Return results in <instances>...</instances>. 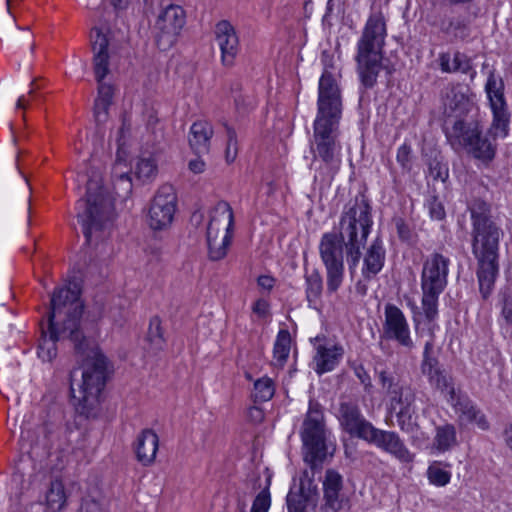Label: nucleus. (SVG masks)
Instances as JSON below:
<instances>
[{
	"label": "nucleus",
	"mask_w": 512,
	"mask_h": 512,
	"mask_svg": "<svg viewBox=\"0 0 512 512\" xmlns=\"http://www.w3.org/2000/svg\"><path fill=\"white\" fill-rule=\"evenodd\" d=\"M372 223L369 204L363 199L356 200L341 216L339 236L336 233H325L321 238L319 251L324 266L344 263L343 243L350 270H354L360 260V250L366 243Z\"/></svg>",
	"instance_id": "1"
},
{
	"label": "nucleus",
	"mask_w": 512,
	"mask_h": 512,
	"mask_svg": "<svg viewBox=\"0 0 512 512\" xmlns=\"http://www.w3.org/2000/svg\"><path fill=\"white\" fill-rule=\"evenodd\" d=\"M83 312V303L79 291L70 288H58L51 296L47 330L42 327L38 345V356L44 362H51L57 355V341L70 338L77 349L82 348V333L79 320Z\"/></svg>",
	"instance_id": "2"
},
{
	"label": "nucleus",
	"mask_w": 512,
	"mask_h": 512,
	"mask_svg": "<svg viewBox=\"0 0 512 512\" xmlns=\"http://www.w3.org/2000/svg\"><path fill=\"white\" fill-rule=\"evenodd\" d=\"M444 103V131L453 147H464L475 158L489 162L495 156L496 146L481 138L478 109L470 98H446Z\"/></svg>",
	"instance_id": "3"
},
{
	"label": "nucleus",
	"mask_w": 512,
	"mask_h": 512,
	"mask_svg": "<svg viewBox=\"0 0 512 512\" xmlns=\"http://www.w3.org/2000/svg\"><path fill=\"white\" fill-rule=\"evenodd\" d=\"M472 252L477 259V278L483 298L493 289L498 275V248L501 231L485 214L472 211Z\"/></svg>",
	"instance_id": "4"
},
{
	"label": "nucleus",
	"mask_w": 512,
	"mask_h": 512,
	"mask_svg": "<svg viewBox=\"0 0 512 512\" xmlns=\"http://www.w3.org/2000/svg\"><path fill=\"white\" fill-rule=\"evenodd\" d=\"M387 22L382 11L368 16L357 41L355 61L363 86L373 87L382 68Z\"/></svg>",
	"instance_id": "5"
},
{
	"label": "nucleus",
	"mask_w": 512,
	"mask_h": 512,
	"mask_svg": "<svg viewBox=\"0 0 512 512\" xmlns=\"http://www.w3.org/2000/svg\"><path fill=\"white\" fill-rule=\"evenodd\" d=\"M77 217L88 244H97L109 235L112 203L102 191V180L93 175L88 183L86 197L77 203Z\"/></svg>",
	"instance_id": "6"
},
{
	"label": "nucleus",
	"mask_w": 512,
	"mask_h": 512,
	"mask_svg": "<svg viewBox=\"0 0 512 512\" xmlns=\"http://www.w3.org/2000/svg\"><path fill=\"white\" fill-rule=\"evenodd\" d=\"M107 359L97 348L88 354L77 388L71 386L76 411L86 418H97L101 413V391L107 376Z\"/></svg>",
	"instance_id": "7"
},
{
	"label": "nucleus",
	"mask_w": 512,
	"mask_h": 512,
	"mask_svg": "<svg viewBox=\"0 0 512 512\" xmlns=\"http://www.w3.org/2000/svg\"><path fill=\"white\" fill-rule=\"evenodd\" d=\"M341 115V98L318 99V112L313 123L314 152L325 163L332 162L341 149L337 142Z\"/></svg>",
	"instance_id": "8"
},
{
	"label": "nucleus",
	"mask_w": 512,
	"mask_h": 512,
	"mask_svg": "<svg viewBox=\"0 0 512 512\" xmlns=\"http://www.w3.org/2000/svg\"><path fill=\"white\" fill-rule=\"evenodd\" d=\"M234 213L225 201L218 202L208 214L206 240L209 258L213 261L223 259L229 250L233 238Z\"/></svg>",
	"instance_id": "9"
},
{
	"label": "nucleus",
	"mask_w": 512,
	"mask_h": 512,
	"mask_svg": "<svg viewBox=\"0 0 512 512\" xmlns=\"http://www.w3.org/2000/svg\"><path fill=\"white\" fill-rule=\"evenodd\" d=\"M327 436L323 412L318 404L311 403L300 431L305 462L315 466L324 461L328 454Z\"/></svg>",
	"instance_id": "10"
},
{
	"label": "nucleus",
	"mask_w": 512,
	"mask_h": 512,
	"mask_svg": "<svg viewBox=\"0 0 512 512\" xmlns=\"http://www.w3.org/2000/svg\"><path fill=\"white\" fill-rule=\"evenodd\" d=\"M383 387L387 389L388 408L396 416L397 424L404 432L411 433L417 427L415 391L408 385L393 382L382 376Z\"/></svg>",
	"instance_id": "11"
},
{
	"label": "nucleus",
	"mask_w": 512,
	"mask_h": 512,
	"mask_svg": "<svg viewBox=\"0 0 512 512\" xmlns=\"http://www.w3.org/2000/svg\"><path fill=\"white\" fill-rule=\"evenodd\" d=\"M110 31L106 27H93L90 32V43L93 53L92 64L95 79L98 83V96H113L117 88L107 79L111 72Z\"/></svg>",
	"instance_id": "12"
},
{
	"label": "nucleus",
	"mask_w": 512,
	"mask_h": 512,
	"mask_svg": "<svg viewBox=\"0 0 512 512\" xmlns=\"http://www.w3.org/2000/svg\"><path fill=\"white\" fill-rule=\"evenodd\" d=\"M177 211V194L172 185L164 184L155 193L149 205L146 223L153 231L167 230Z\"/></svg>",
	"instance_id": "13"
},
{
	"label": "nucleus",
	"mask_w": 512,
	"mask_h": 512,
	"mask_svg": "<svg viewBox=\"0 0 512 512\" xmlns=\"http://www.w3.org/2000/svg\"><path fill=\"white\" fill-rule=\"evenodd\" d=\"M186 20V14L179 5H168L161 10L154 24L155 41L159 49L167 50L176 41Z\"/></svg>",
	"instance_id": "14"
},
{
	"label": "nucleus",
	"mask_w": 512,
	"mask_h": 512,
	"mask_svg": "<svg viewBox=\"0 0 512 512\" xmlns=\"http://www.w3.org/2000/svg\"><path fill=\"white\" fill-rule=\"evenodd\" d=\"M382 337L395 342L406 351L415 347L408 320L403 311L394 304L385 305Z\"/></svg>",
	"instance_id": "15"
},
{
	"label": "nucleus",
	"mask_w": 512,
	"mask_h": 512,
	"mask_svg": "<svg viewBox=\"0 0 512 512\" xmlns=\"http://www.w3.org/2000/svg\"><path fill=\"white\" fill-rule=\"evenodd\" d=\"M135 140V130L130 119L124 117L122 124L117 131L116 142L118 145L116 161L113 166V177L126 185V190L130 191L132 184L129 176L130 166L128 163L127 148L132 145Z\"/></svg>",
	"instance_id": "16"
},
{
	"label": "nucleus",
	"mask_w": 512,
	"mask_h": 512,
	"mask_svg": "<svg viewBox=\"0 0 512 512\" xmlns=\"http://www.w3.org/2000/svg\"><path fill=\"white\" fill-rule=\"evenodd\" d=\"M324 512H339L349 504V498L344 492L343 476L334 469H327L322 480Z\"/></svg>",
	"instance_id": "17"
},
{
	"label": "nucleus",
	"mask_w": 512,
	"mask_h": 512,
	"mask_svg": "<svg viewBox=\"0 0 512 512\" xmlns=\"http://www.w3.org/2000/svg\"><path fill=\"white\" fill-rule=\"evenodd\" d=\"M450 259L433 253L425 260L421 274V288L429 291H443L447 285Z\"/></svg>",
	"instance_id": "18"
},
{
	"label": "nucleus",
	"mask_w": 512,
	"mask_h": 512,
	"mask_svg": "<svg viewBox=\"0 0 512 512\" xmlns=\"http://www.w3.org/2000/svg\"><path fill=\"white\" fill-rule=\"evenodd\" d=\"M366 442L389 453L400 462L410 463L414 460V454L409 451L399 435L394 431L381 430L374 427Z\"/></svg>",
	"instance_id": "19"
},
{
	"label": "nucleus",
	"mask_w": 512,
	"mask_h": 512,
	"mask_svg": "<svg viewBox=\"0 0 512 512\" xmlns=\"http://www.w3.org/2000/svg\"><path fill=\"white\" fill-rule=\"evenodd\" d=\"M338 420L342 429L352 437L367 440L373 424L365 419L359 408L351 403H341L338 410Z\"/></svg>",
	"instance_id": "20"
},
{
	"label": "nucleus",
	"mask_w": 512,
	"mask_h": 512,
	"mask_svg": "<svg viewBox=\"0 0 512 512\" xmlns=\"http://www.w3.org/2000/svg\"><path fill=\"white\" fill-rule=\"evenodd\" d=\"M214 35L222 64L232 66L239 52V37L234 26L227 20H221L215 25Z\"/></svg>",
	"instance_id": "21"
},
{
	"label": "nucleus",
	"mask_w": 512,
	"mask_h": 512,
	"mask_svg": "<svg viewBox=\"0 0 512 512\" xmlns=\"http://www.w3.org/2000/svg\"><path fill=\"white\" fill-rule=\"evenodd\" d=\"M458 445V434L455 425L445 422L435 426L433 439L428 449L431 455H441L452 451Z\"/></svg>",
	"instance_id": "22"
},
{
	"label": "nucleus",
	"mask_w": 512,
	"mask_h": 512,
	"mask_svg": "<svg viewBox=\"0 0 512 512\" xmlns=\"http://www.w3.org/2000/svg\"><path fill=\"white\" fill-rule=\"evenodd\" d=\"M450 402L461 425L466 426L473 424L481 430H487L489 428V423L484 413L478 409L472 401L467 398L455 397L454 400Z\"/></svg>",
	"instance_id": "23"
},
{
	"label": "nucleus",
	"mask_w": 512,
	"mask_h": 512,
	"mask_svg": "<svg viewBox=\"0 0 512 512\" xmlns=\"http://www.w3.org/2000/svg\"><path fill=\"white\" fill-rule=\"evenodd\" d=\"M159 449V437L152 429L142 430L135 439L134 452L136 459L143 466H150L155 462Z\"/></svg>",
	"instance_id": "24"
},
{
	"label": "nucleus",
	"mask_w": 512,
	"mask_h": 512,
	"mask_svg": "<svg viewBox=\"0 0 512 512\" xmlns=\"http://www.w3.org/2000/svg\"><path fill=\"white\" fill-rule=\"evenodd\" d=\"M493 113V121L488 130V135L497 140L505 138L509 133L510 113L505 98H489Z\"/></svg>",
	"instance_id": "25"
},
{
	"label": "nucleus",
	"mask_w": 512,
	"mask_h": 512,
	"mask_svg": "<svg viewBox=\"0 0 512 512\" xmlns=\"http://www.w3.org/2000/svg\"><path fill=\"white\" fill-rule=\"evenodd\" d=\"M69 492L61 478L50 481L44 494V512H63L68 506Z\"/></svg>",
	"instance_id": "26"
},
{
	"label": "nucleus",
	"mask_w": 512,
	"mask_h": 512,
	"mask_svg": "<svg viewBox=\"0 0 512 512\" xmlns=\"http://www.w3.org/2000/svg\"><path fill=\"white\" fill-rule=\"evenodd\" d=\"M439 65L441 71L445 73H461L468 75L470 79H473L476 75L471 59L466 54L459 51H456L453 54H440Z\"/></svg>",
	"instance_id": "27"
},
{
	"label": "nucleus",
	"mask_w": 512,
	"mask_h": 512,
	"mask_svg": "<svg viewBox=\"0 0 512 512\" xmlns=\"http://www.w3.org/2000/svg\"><path fill=\"white\" fill-rule=\"evenodd\" d=\"M385 249L383 243L378 238L368 247L362 267V275L365 279H371L376 276L383 268L385 263Z\"/></svg>",
	"instance_id": "28"
},
{
	"label": "nucleus",
	"mask_w": 512,
	"mask_h": 512,
	"mask_svg": "<svg viewBox=\"0 0 512 512\" xmlns=\"http://www.w3.org/2000/svg\"><path fill=\"white\" fill-rule=\"evenodd\" d=\"M421 369L423 374L428 377L432 386L443 393L445 392L450 394L449 401L454 400L456 394L453 386L450 383V379L444 373V371L440 369L435 358H427L426 360H423Z\"/></svg>",
	"instance_id": "29"
},
{
	"label": "nucleus",
	"mask_w": 512,
	"mask_h": 512,
	"mask_svg": "<svg viewBox=\"0 0 512 512\" xmlns=\"http://www.w3.org/2000/svg\"><path fill=\"white\" fill-rule=\"evenodd\" d=\"M343 356V348L338 345L319 346L314 357L315 371L323 374L332 371Z\"/></svg>",
	"instance_id": "30"
},
{
	"label": "nucleus",
	"mask_w": 512,
	"mask_h": 512,
	"mask_svg": "<svg viewBox=\"0 0 512 512\" xmlns=\"http://www.w3.org/2000/svg\"><path fill=\"white\" fill-rule=\"evenodd\" d=\"M213 128L207 121L199 120L192 124L189 132V145L196 153L207 152Z\"/></svg>",
	"instance_id": "31"
},
{
	"label": "nucleus",
	"mask_w": 512,
	"mask_h": 512,
	"mask_svg": "<svg viewBox=\"0 0 512 512\" xmlns=\"http://www.w3.org/2000/svg\"><path fill=\"white\" fill-rule=\"evenodd\" d=\"M291 350V336L287 330H280L273 348V365L283 367Z\"/></svg>",
	"instance_id": "32"
},
{
	"label": "nucleus",
	"mask_w": 512,
	"mask_h": 512,
	"mask_svg": "<svg viewBox=\"0 0 512 512\" xmlns=\"http://www.w3.org/2000/svg\"><path fill=\"white\" fill-rule=\"evenodd\" d=\"M498 307L500 308L498 322L501 329L505 333H512V292L510 289L502 290L499 293Z\"/></svg>",
	"instance_id": "33"
},
{
	"label": "nucleus",
	"mask_w": 512,
	"mask_h": 512,
	"mask_svg": "<svg viewBox=\"0 0 512 512\" xmlns=\"http://www.w3.org/2000/svg\"><path fill=\"white\" fill-rule=\"evenodd\" d=\"M158 165L153 154L140 156L134 166V175L142 182L150 181L156 177Z\"/></svg>",
	"instance_id": "34"
},
{
	"label": "nucleus",
	"mask_w": 512,
	"mask_h": 512,
	"mask_svg": "<svg viewBox=\"0 0 512 512\" xmlns=\"http://www.w3.org/2000/svg\"><path fill=\"white\" fill-rule=\"evenodd\" d=\"M450 464L440 461H433L429 464L426 475L429 483L436 487H444L451 481L452 474L449 471Z\"/></svg>",
	"instance_id": "35"
},
{
	"label": "nucleus",
	"mask_w": 512,
	"mask_h": 512,
	"mask_svg": "<svg viewBox=\"0 0 512 512\" xmlns=\"http://www.w3.org/2000/svg\"><path fill=\"white\" fill-rule=\"evenodd\" d=\"M340 93L338 75L325 68L319 80V96H340Z\"/></svg>",
	"instance_id": "36"
},
{
	"label": "nucleus",
	"mask_w": 512,
	"mask_h": 512,
	"mask_svg": "<svg viewBox=\"0 0 512 512\" xmlns=\"http://www.w3.org/2000/svg\"><path fill=\"white\" fill-rule=\"evenodd\" d=\"M323 282L318 272H312L306 277V298L310 306L315 307L320 301Z\"/></svg>",
	"instance_id": "37"
},
{
	"label": "nucleus",
	"mask_w": 512,
	"mask_h": 512,
	"mask_svg": "<svg viewBox=\"0 0 512 512\" xmlns=\"http://www.w3.org/2000/svg\"><path fill=\"white\" fill-rule=\"evenodd\" d=\"M275 393V383L268 376H263L254 382L253 397L255 401L266 402Z\"/></svg>",
	"instance_id": "38"
},
{
	"label": "nucleus",
	"mask_w": 512,
	"mask_h": 512,
	"mask_svg": "<svg viewBox=\"0 0 512 512\" xmlns=\"http://www.w3.org/2000/svg\"><path fill=\"white\" fill-rule=\"evenodd\" d=\"M422 291L423 312L429 321H433L438 315V298L443 291H429L427 289H422Z\"/></svg>",
	"instance_id": "39"
},
{
	"label": "nucleus",
	"mask_w": 512,
	"mask_h": 512,
	"mask_svg": "<svg viewBox=\"0 0 512 512\" xmlns=\"http://www.w3.org/2000/svg\"><path fill=\"white\" fill-rule=\"evenodd\" d=\"M442 30L456 39L464 40L469 36L468 26L459 18H450L442 24Z\"/></svg>",
	"instance_id": "40"
},
{
	"label": "nucleus",
	"mask_w": 512,
	"mask_h": 512,
	"mask_svg": "<svg viewBox=\"0 0 512 512\" xmlns=\"http://www.w3.org/2000/svg\"><path fill=\"white\" fill-rule=\"evenodd\" d=\"M327 271V290L335 292L341 286L344 275V263L325 265Z\"/></svg>",
	"instance_id": "41"
},
{
	"label": "nucleus",
	"mask_w": 512,
	"mask_h": 512,
	"mask_svg": "<svg viewBox=\"0 0 512 512\" xmlns=\"http://www.w3.org/2000/svg\"><path fill=\"white\" fill-rule=\"evenodd\" d=\"M225 133H226V148L224 151L225 160L228 164L235 161L238 154V142L237 135L235 130L225 125Z\"/></svg>",
	"instance_id": "42"
},
{
	"label": "nucleus",
	"mask_w": 512,
	"mask_h": 512,
	"mask_svg": "<svg viewBox=\"0 0 512 512\" xmlns=\"http://www.w3.org/2000/svg\"><path fill=\"white\" fill-rule=\"evenodd\" d=\"M310 501L297 490H291L287 495L288 512H305L307 502Z\"/></svg>",
	"instance_id": "43"
},
{
	"label": "nucleus",
	"mask_w": 512,
	"mask_h": 512,
	"mask_svg": "<svg viewBox=\"0 0 512 512\" xmlns=\"http://www.w3.org/2000/svg\"><path fill=\"white\" fill-rule=\"evenodd\" d=\"M148 339L155 349H162L164 338L159 319L155 318L150 322Z\"/></svg>",
	"instance_id": "44"
},
{
	"label": "nucleus",
	"mask_w": 512,
	"mask_h": 512,
	"mask_svg": "<svg viewBox=\"0 0 512 512\" xmlns=\"http://www.w3.org/2000/svg\"><path fill=\"white\" fill-rule=\"evenodd\" d=\"M112 98H96L94 104V115L97 122H105L112 107Z\"/></svg>",
	"instance_id": "45"
},
{
	"label": "nucleus",
	"mask_w": 512,
	"mask_h": 512,
	"mask_svg": "<svg viewBox=\"0 0 512 512\" xmlns=\"http://www.w3.org/2000/svg\"><path fill=\"white\" fill-rule=\"evenodd\" d=\"M297 491L310 500L317 495V485L314 483L313 478L310 477L307 472H304L303 476L300 478Z\"/></svg>",
	"instance_id": "46"
},
{
	"label": "nucleus",
	"mask_w": 512,
	"mask_h": 512,
	"mask_svg": "<svg viewBox=\"0 0 512 512\" xmlns=\"http://www.w3.org/2000/svg\"><path fill=\"white\" fill-rule=\"evenodd\" d=\"M271 506V496L268 489L262 490L254 499L251 512H268Z\"/></svg>",
	"instance_id": "47"
},
{
	"label": "nucleus",
	"mask_w": 512,
	"mask_h": 512,
	"mask_svg": "<svg viewBox=\"0 0 512 512\" xmlns=\"http://www.w3.org/2000/svg\"><path fill=\"white\" fill-rule=\"evenodd\" d=\"M129 312L121 304L113 305L109 309V318L114 325L122 327L128 320Z\"/></svg>",
	"instance_id": "48"
},
{
	"label": "nucleus",
	"mask_w": 512,
	"mask_h": 512,
	"mask_svg": "<svg viewBox=\"0 0 512 512\" xmlns=\"http://www.w3.org/2000/svg\"><path fill=\"white\" fill-rule=\"evenodd\" d=\"M487 96H503V81L500 77H496L494 73H490L486 86Z\"/></svg>",
	"instance_id": "49"
},
{
	"label": "nucleus",
	"mask_w": 512,
	"mask_h": 512,
	"mask_svg": "<svg viewBox=\"0 0 512 512\" xmlns=\"http://www.w3.org/2000/svg\"><path fill=\"white\" fill-rule=\"evenodd\" d=\"M429 174L434 180L444 182L448 177V168L440 162H433L429 166Z\"/></svg>",
	"instance_id": "50"
},
{
	"label": "nucleus",
	"mask_w": 512,
	"mask_h": 512,
	"mask_svg": "<svg viewBox=\"0 0 512 512\" xmlns=\"http://www.w3.org/2000/svg\"><path fill=\"white\" fill-rule=\"evenodd\" d=\"M396 159L402 168L409 169L411 161V147L406 143L402 144L397 150Z\"/></svg>",
	"instance_id": "51"
},
{
	"label": "nucleus",
	"mask_w": 512,
	"mask_h": 512,
	"mask_svg": "<svg viewBox=\"0 0 512 512\" xmlns=\"http://www.w3.org/2000/svg\"><path fill=\"white\" fill-rule=\"evenodd\" d=\"M252 311L260 318H266L270 314V306L267 300L258 299L252 306Z\"/></svg>",
	"instance_id": "52"
},
{
	"label": "nucleus",
	"mask_w": 512,
	"mask_h": 512,
	"mask_svg": "<svg viewBox=\"0 0 512 512\" xmlns=\"http://www.w3.org/2000/svg\"><path fill=\"white\" fill-rule=\"evenodd\" d=\"M79 512H104L99 502L95 500H84Z\"/></svg>",
	"instance_id": "53"
},
{
	"label": "nucleus",
	"mask_w": 512,
	"mask_h": 512,
	"mask_svg": "<svg viewBox=\"0 0 512 512\" xmlns=\"http://www.w3.org/2000/svg\"><path fill=\"white\" fill-rule=\"evenodd\" d=\"M188 168L194 174H200L205 171L206 163L202 158L196 157L188 162Z\"/></svg>",
	"instance_id": "54"
},
{
	"label": "nucleus",
	"mask_w": 512,
	"mask_h": 512,
	"mask_svg": "<svg viewBox=\"0 0 512 512\" xmlns=\"http://www.w3.org/2000/svg\"><path fill=\"white\" fill-rule=\"evenodd\" d=\"M429 209H430V214H431L432 218L437 219V220H441L444 218L445 211H444V208L441 203H439L437 201H433L430 204Z\"/></svg>",
	"instance_id": "55"
},
{
	"label": "nucleus",
	"mask_w": 512,
	"mask_h": 512,
	"mask_svg": "<svg viewBox=\"0 0 512 512\" xmlns=\"http://www.w3.org/2000/svg\"><path fill=\"white\" fill-rule=\"evenodd\" d=\"M257 283L262 289L270 291L274 286L275 280L269 275H262L258 277Z\"/></svg>",
	"instance_id": "56"
},
{
	"label": "nucleus",
	"mask_w": 512,
	"mask_h": 512,
	"mask_svg": "<svg viewBox=\"0 0 512 512\" xmlns=\"http://www.w3.org/2000/svg\"><path fill=\"white\" fill-rule=\"evenodd\" d=\"M12 0H6L7 22L10 27H17L15 17L11 13Z\"/></svg>",
	"instance_id": "57"
},
{
	"label": "nucleus",
	"mask_w": 512,
	"mask_h": 512,
	"mask_svg": "<svg viewBox=\"0 0 512 512\" xmlns=\"http://www.w3.org/2000/svg\"><path fill=\"white\" fill-rule=\"evenodd\" d=\"M57 436L59 438H63V441L61 442L60 446L62 447V450L68 448L70 446V442L67 439V430L66 429H59L57 432Z\"/></svg>",
	"instance_id": "58"
},
{
	"label": "nucleus",
	"mask_w": 512,
	"mask_h": 512,
	"mask_svg": "<svg viewBox=\"0 0 512 512\" xmlns=\"http://www.w3.org/2000/svg\"><path fill=\"white\" fill-rule=\"evenodd\" d=\"M504 436L506 444L512 450V424L506 428Z\"/></svg>",
	"instance_id": "59"
},
{
	"label": "nucleus",
	"mask_w": 512,
	"mask_h": 512,
	"mask_svg": "<svg viewBox=\"0 0 512 512\" xmlns=\"http://www.w3.org/2000/svg\"><path fill=\"white\" fill-rule=\"evenodd\" d=\"M432 348H433V341H432V339H431V340H429V341H427V342L425 343V347H424V359H423V360H426L427 358H431L429 354H430V352H431Z\"/></svg>",
	"instance_id": "60"
},
{
	"label": "nucleus",
	"mask_w": 512,
	"mask_h": 512,
	"mask_svg": "<svg viewBox=\"0 0 512 512\" xmlns=\"http://www.w3.org/2000/svg\"><path fill=\"white\" fill-rule=\"evenodd\" d=\"M29 105V98H18L16 101V108L24 109Z\"/></svg>",
	"instance_id": "61"
},
{
	"label": "nucleus",
	"mask_w": 512,
	"mask_h": 512,
	"mask_svg": "<svg viewBox=\"0 0 512 512\" xmlns=\"http://www.w3.org/2000/svg\"><path fill=\"white\" fill-rule=\"evenodd\" d=\"M42 89V85L38 80H35L31 83V88L28 91V94H32L34 92L40 91Z\"/></svg>",
	"instance_id": "62"
},
{
	"label": "nucleus",
	"mask_w": 512,
	"mask_h": 512,
	"mask_svg": "<svg viewBox=\"0 0 512 512\" xmlns=\"http://www.w3.org/2000/svg\"><path fill=\"white\" fill-rule=\"evenodd\" d=\"M111 3L113 4V6H115L116 8H125L128 3H129V0H110Z\"/></svg>",
	"instance_id": "63"
},
{
	"label": "nucleus",
	"mask_w": 512,
	"mask_h": 512,
	"mask_svg": "<svg viewBox=\"0 0 512 512\" xmlns=\"http://www.w3.org/2000/svg\"><path fill=\"white\" fill-rule=\"evenodd\" d=\"M32 33L27 29L23 32V35L21 36V41H30L32 39Z\"/></svg>",
	"instance_id": "64"
}]
</instances>
